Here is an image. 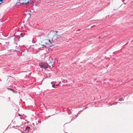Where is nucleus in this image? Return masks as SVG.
Returning <instances> with one entry per match:
<instances>
[{
  "label": "nucleus",
  "instance_id": "nucleus-1",
  "mask_svg": "<svg viewBox=\"0 0 133 133\" xmlns=\"http://www.w3.org/2000/svg\"><path fill=\"white\" fill-rule=\"evenodd\" d=\"M44 44L47 47H49L51 46V44L50 40L49 39H45L43 40Z\"/></svg>",
  "mask_w": 133,
  "mask_h": 133
},
{
  "label": "nucleus",
  "instance_id": "nucleus-2",
  "mask_svg": "<svg viewBox=\"0 0 133 133\" xmlns=\"http://www.w3.org/2000/svg\"><path fill=\"white\" fill-rule=\"evenodd\" d=\"M40 66L43 68H44L45 70H49L48 64L46 63H39Z\"/></svg>",
  "mask_w": 133,
  "mask_h": 133
},
{
  "label": "nucleus",
  "instance_id": "nucleus-3",
  "mask_svg": "<svg viewBox=\"0 0 133 133\" xmlns=\"http://www.w3.org/2000/svg\"><path fill=\"white\" fill-rule=\"evenodd\" d=\"M53 31L55 32L54 31ZM56 32V33H54L53 37L52 38V39L53 40H55L57 39V38H59L60 37V35H57V32Z\"/></svg>",
  "mask_w": 133,
  "mask_h": 133
},
{
  "label": "nucleus",
  "instance_id": "nucleus-4",
  "mask_svg": "<svg viewBox=\"0 0 133 133\" xmlns=\"http://www.w3.org/2000/svg\"><path fill=\"white\" fill-rule=\"evenodd\" d=\"M44 44L43 40L40 41L38 44H37L38 48H41L44 47Z\"/></svg>",
  "mask_w": 133,
  "mask_h": 133
},
{
  "label": "nucleus",
  "instance_id": "nucleus-5",
  "mask_svg": "<svg viewBox=\"0 0 133 133\" xmlns=\"http://www.w3.org/2000/svg\"><path fill=\"white\" fill-rule=\"evenodd\" d=\"M22 2L21 0H19L18 2H17L16 3V5H19L20 3H22Z\"/></svg>",
  "mask_w": 133,
  "mask_h": 133
},
{
  "label": "nucleus",
  "instance_id": "nucleus-6",
  "mask_svg": "<svg viewBox=\"0 0 133 133\" xmlns=\"http://www.w3.org/2000/svg\"><path fill=\"white\" fill-rule=\"evenodd\" d=\"M49 68L51 69L53 67V65L51 63L49 65H48Z\"/></svg>",
  "mask_w": 133,
  "mask_h": 133
},
{
  "label": "nucleus",
  "instance_id": "nucleus-7",
  "mask_svg": "<svg viewBox=\"0 0 133 133\" xmlns=\"http://www.w3.org/2000/svg\"><path fill=\"white\" fill-rule=\"evenodd\" d=\"M30 128L28 127H27L25 128V130H27L28 131H29V130L30 129Z\"/></svg>",
  "mask_w": 133,
  "mask_h": 133
},
{
  "label": "nucleus",
  "instance_id": "nucleus-8",
  "mask_svg": "<svg viewBox=\"0 0 133 133\" xmlns=\"http://www.w3.org/2000/svg\"><path fill=\"white\" fill-rule=\"evenodd\" d=\"M8 89H9L10 90L12 91H14V89H13L11 88H8Z\"/></svg>",
  "mask_w": 133,
  "mask_h": 133
},
{
  "label": "nucleus",
  "instance_id": "nucleus-9",
  "mask_svg": "<svg viewBox=\"0 0 133 133\" xmlns=\"http://www.w3.org/2000/svg\"><path fill=\"white\" fill-rule=\"evenodd\" d=\"M119 100L120 101H121L123 100V98H121L119 99Z\"/></svg>",
  "mask_w": 133,
  "mask_h": 133
},
{
  "label": "nucleus",
  "instance_id": "nucleus-10",
  "mask_svg": "<svg viewBox=\"0 0 133 133\" xmlns=\"http://www.w3.org/2000/svg\"><path fill=\"white\" fill-rule=\"evenodd\" d=\"M3 0H0V1L1 2V4L3 2Z\"/></svg>",
  "mask_w": 133,
  "mask_h": 133
},
{
  "label": "nucleus",
  "instance_id": "nucleus-11",
  "mask_svg": "<svg viewBox=\"0 0 133 133\" xmlns=\"http://www.w3.org/2000/svg\"><path fill=\"white\" fill-rule=\"evenodd\" d=\"M55 85L54 84H53L52 85V87H55Z\"/></svg>",
  "mask_w": 133,
  "mask_h": 133
},
{
  "label": "nucleus",
  "instance_id": "nucleus-12",
  "mask_svg": "<svg viewBox=\"0 0 133 133\" xmlns=\"http://www.w3.org/2000/svg\"><path fill=\"white\" fill-rule=\"evenodd\" d=\"M18 116H20V115L19 114H18Z\"/></svg>",
  "mask_w": 133,
  "mask_h": 133
},
{
  "label": "nucleus",
  "instance_id": "nucleus-13",
  "mask_svg": "<svg viewBox=\"0 0 133 133\" xmlns=\"http://www.w3.org/2000/svg\"><path fill=\"white\" fill-rule=\"evenodd\" d=\"M58 85H59V84H57V86H58Z\"/></svg>",
  "mask_w": 133,
  "mask_h": 133
},
{
  "label": "nucleus",
  "instance_id": "nucleus-14",
  "mask_svg": "<svg viewBox=\"0 0 133 133\" xmlns=\"http://www.w3.org/2000/svg\"><path fill=\"white\" fill-rule=\"evenodd\" d=\"M1 4V3H0V5Z\"/></svg>",
  "mask_w": 133,
  "mask_h": 133
}]
</instances>
